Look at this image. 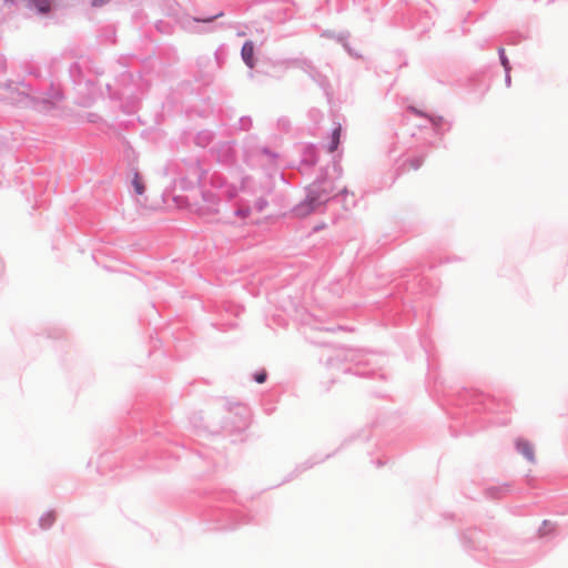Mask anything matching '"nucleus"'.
Instances as JSON below:
<instances>
[{
	"label": "nucleus",
	"mask_w": 568,
	"mask_h": 568,
	"mask_svg": "<svg viewBox=\"0 0 568 568\" xmlns=\"http://www.w3.org/2000/svg\"><path fill=\"white\" fill-rule=\"evenodd\" d=\"M263 209L264 203L257 204L255 209L241 207L236 211L235 216L246 224H260L264 220V217L258 214L262 213Z\"/></svg>",
	"instance_id": "nucleus-1"
},
{
	"label": "nucleus",
	"mask_w": 568,
	"mask_h": 568,
	"mask_svg": "<svg viewBox=\"0 0 568 568\" xmlns=\"http://www.w3.org/2000/svg\"><path fill=\"white\" fill-rule=\"evenodd\" d=\"M517 450L530 463L536 462L534 446L530 442L524 438H517L515 442Z\"/></svg>",
	"instance_id": "nucleus-2"
},
{
	"label": "nucleus",
	"mask_w": 568,
	"mask_h": 568,
	"mask_svg": "<svg viewBox=\"0 0 568 568\" xmlns=\"http://www.w3.org/2000/svg\"><path fill=\"white\" fill-rule=\"evenodd\" d=\"M241 55L243 61L248 68H254L255 60H254V43L252 41H246L241 51Z\"/></svg>",
	"instance_id": "nucleus-3"
},
{
	"label": "nucleus",
	"mask_w": 568,
	"mask_h": 568,
	"mask_svg": "<svg viewBox=\"0 0 568 568\" xmlns=\"http://www.w3.org/2000/svg\"><path fill=\"white\" fill-rule=\"evenodd\" d=\"M7 4L13 3L16 0H4ZM54 0H31L34 7L41 13H47L51 10Z\"/></svg>",
	"instance_id": "nucleus-4"
},
{
	"label": "nucleus",
	"mask_w": 568,
	"mask_h": 568,
	"mask_svg": "<svg viewBox=\"0 0 568 568\" xmlns=\"http://www.w3.org/2000/svg\"><path fill=\"white\" fill-rule=\"evenodd\" d=\"M315 209V199H310L307 202L297 206L296 212L298 215H307Z\"/></svg>",
	"instance_id": "nucleus-5"
},
{
	"label": "nucleus",
	"mask_w": 568,
	"mask_h": 568,
	"mask_svg": "<svg viewBox=\"0 0 568 568\" xmlns=\"http://www.w3.org/2000/svg\"><path fill=\"white\" fill-rule=\"evenodd\" d=\"M341 125L336 126L332 133V141H331V144L328 145V152H334L335 150H337L338 148V144H339V139H341Z\"/></svg>",
	"instance_id": "nucleus-6"
},
{
	"label": "nucleus",
	"mask_w": 568,
	"mask_h": 568,
	"mask_svg": "<svg viewBox=\"0 0 568 568\" xmlns=\"http://www.w3.org/2000/svg\"><path fill=\"white\" fill-rule=\"evenodd\" d=\"M54 521H55L54 511H48L40 518V526L43 529H47V528H50Z\"/></svg>",
	"instance_id": "nucleus-7"
},
{
	"label": "nucleus",
	"mask_w": 568,
	"mask_h": 568,
	"mask_svg": "<svg viewBox=\"0 0 568 568\" xmlns=\"http://www.w3.org/2000/svg\"><path fill=\"white\" fill-rule=\"evenodd\" d=\"M499 55H500V62H501V64H503V67L505 68V71H506V82H507V84H509L510 83V75H509L510 63H509L508 58L505 54V50L504 49L499 50Z\"/></svg>",
	"instance_id": "nucleus-8"
},
{
	"label": "nucleus",
	"mask_w": 568,
	"mask_h": 568,
	"mask_svg": "<svg viewBox=\"0 0 568 568\" xmlns=\"http://www.w3.org/2000/svg\"><path fill=\"white\" fill-rule=\"evenodd\" d=\"M132 184L136 194L142 195L144 193V183L142 181V178L138 173L134 175Z\"/></svg>",
	"instance_id": "nucleus-9"
},
{
	"label": "nucleus",
	"mask_w": 568,
	"mask_h": 568,
	"mask_svg": "<svg viewBox=\"0 0 568 568\" xmlns=\"http://www.w3.org/2000/svg\"><path fill=\"white\" fill-rule=\"evenodd\" d=\"M266 377H267V374H266V372H265V371H263V372H260V373H257V374L255 375V381H256L257 383L262 384V383H264V382H265Z\"/></svg>",
	"instance_id": "nucleus-10"
},
{
	"label": "nucleus",
	"mask_w": 568,
	"mask_h": 568,
	"mask_svg": "<svg viewBox=\"0 0 568 568\" xmlns=\"http://www.w3.org/2000/svg\"><path fill=\"white\" fill-rule=\"evenodd\" d=\"M103 2V0H94L93 6H101Z\"/></svg>",
	"instance_id": "nucleus-11"
}]
</instances>
